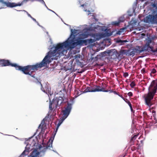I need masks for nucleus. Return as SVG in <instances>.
I'll return each mask as SVG.
<instances>
[{
	"label": "nucleus",
	"mask_w": 157,
	"mask_h": 157,
	"mask_svg": "<svg viewBox=\"0 0 157 157\" xmlns=\"http://www.w3.org/2000/svg\"><path fill=\"white\" fill-rule=\"evenodd\" d=\"M0 65L2 67L10 66L14 67L16 70L21 71L24 74L29 75L32 77H33L31 75L32 73L36 71L34 65L22 67L16 63H12L8 60L0 59Z\"/></svg>",
	"instance_id": "obj_2"
},
{
	"label": "nucleus",
	"mask_w": 157,
	"mask_h": 157,
	"mask_svg": "<svg viewBox=\"0 0 157 157\" xmlns=\"http://www.w3.org/2000/svg\"><path fill=\"white\" fill-rule=\"evenodd\" d=\"M128 74L127 72H124V73L123 76L125 77H128Z\"/></svg>",
	"instance_id": "obj_34"
},
{
	"label": "nucleus",
	"mask_w": 157,
	"mask_h": 157,
	"mask_svg": "<svg viewBox=\"0 0 157 157\" xmlns=\"http://www.w3.org/2000/svg\"><path fill=\"white\" fill-rule=\"evenodd\" d=\"M40 128L45 130L47 129V125L44 123H41L39 126V129Z\"/></svg>",
	"instance_id": "obj_23"
},
{
	"label": "nucleus",
	"mask_w": 157,
	"mask_h": 157,
	"mask_svg": "<svg viewBox=\"0 0 157 157\" xmlns=\"http://www.w3.org/2000/svg\"><path fill=\"white\" fill-rule=\"evenodd\" d=\"M118 53L115 49H111L109 51L108 53V55L109 56L110 58L112 59H115L117 57Z\"/></svg>",
	"instance_id": "obj_9"
},
{
	"label": "nucleus",
	"mask_w": 157,
	"mask_h": 157,
	"mask_svg": "<svg viewBox=\"0 0 157 157\" xmlns=\"http://www.w3.org/2000/svg\"><path fill=\"white\" fill-rule=\"evenodd\" d=\"M152 113H155V111H154V110H153V111H152Z\"/></svg>",
	"instance_id": "obj_51"
},
{
	"label": "nucleus",
	"mask_w": 157,
	"mask_h": 157,
	"mask_svg": "<svg viewBox=\"0 0 157 157\" xmlns=\"http://www.w3.org/2000/svg\"><path fill=\"white\" fill-rule=\"evenodd\" d=\"M128 50H124L121 49V50L119 52V55H120L123 56L124 55H126V56H128Z\"/></svg>",
	"instance_id": "obj_22"
},
{
	"label": "nucleus",
	"mask_w": 157,
	"mask_h": 157,
	"mask_svg": "<svg viewBox=\"0 0 157 157\" xmlns=\"http://www.w3.org/2000/svg\"><path fill=\"white\" fill-rule=\"evenodd\" d=\"M119 96L121 97L124 101H125V100H127V99L125 98H124L122 95H120Z\"/></svg>",
	"instance_id": "obj_41"
},
{
	"label": "nucleus",
	"mask_w": 157,
	"mask_h": 157,
	"mask_svg": "<svg viewBox=\"0 0 157 157\" xmlns=\"http://www.w3.org/2000/svg\"><path fill=\"white\" fill-rule=\"evenodd\" d=\"M90 33H89L87 32H84L82 33L79 35V39H83L88 37L89 36H90Z\"/></svg>",
	"instance_id": "obj_13"
},
{
	"label": "nucleus",
	"mask_w": 157,
	"mask_h": 157,
	"mask_svg": "<svg viewBox=\"0 0 157 157\" xmlns=\"http://www.w3.org/2000/svg\"><path fill=\"white\" fill-rule=\"evenodd\" d=\"M127 42V40H119L117 41V43H121V45H124V43L126 42Z\"/></svg>",
	"instance_id": "obj_27"
},
{
	"label": "nucleus",
	"mask_w": 157,
	"mask_h": 157,
	"mask_svg": "<svg viewBox=\"0 0 157 157\" xmlns=\"http://www.w3.org/2000/svg\"><path fill=\"white\" fill-rule=\"evenodd\" d=\"M47 134V132H46L45 134V135Z\"/></svg>",
	"instance_id": "obj_56"
},
{
	"label": "nucleus",
	"mask_w": 157,
	"mask_h": 157,
	"mask_svg": "<svg viewBox=\"0 0 157 157\" xmlns=\"http://www.w3.org/2000/svg\"><path fill=\"white\" fill-rule=\"evenodd\" d=\"M151 42L152 41L150 39L147 40L145 46L147 48V49L149 48H150L151 49H152V48H153L152 47H150V44L151 43Z\"/></svg>",
	"instance_id": "obj_19"
},
{
	"label": "nucleus",
	"mask_w": 157,
	"mask_h": 157,
	"mask_svg": "<svg viewBox=\"0 0 157 157\" xmlns=\"http://www.w3.org/2000/svg\"><path fill=\"white\" fill-rule=\"evenodd\" d=\"M23 1L21 3L19 2L17 4H16L15 3V7L17 6H21V5H22L23 4Z\"/></svg>",
	"instance_id": "obj_31"
},
{
	"label": "nucleus",
	"mask_w": 157,
	"mask_h": 157,
	"mask_svg": "<svg viewBox=\"0 0 157 157\" xmlns=\"http://www.w3.org/2000/svg\"><path fill=\"white\" fill-rule=\"evenodd\" d=\"M153 116L154 118V120H155L156 119V118H155L156 114L155 113L153 114Z\"/></svg>",
	"instance_id": "obj_47"
},
{
	"label": "nucleus",
	"mask_w": 157,
	"mask_h": 157,
	"mask_svg": "<svg viewBox=\"0 0 157 157\" xmlns=\"http://www.w3.org/2000/svg\"><path fill=\"white\" fill-rule=\"evenodd\" d=\"M108 90V91L107 92L109 91L110 93H112V92H113V91L112 90Z\"/></svg>",
	"instance_id": "obj_50"
},
{
	"label": "nucleus",
	"mask_w": 157,
	"mask_h": 157,
	"mask_svg": "<svg viewBox=\"0 0 157 157\" xmlns=\"http://www.w3.org/2000/svg\"><path fill=\"white\" fill-rule=\"evenodd\" d=\"M5 2L3 0H0V9L3 8L4 5H5Z\"/></svg>",
	"instance_id": "obj_26"
},
{
	"label": "nucleus",
	"mask_w": 157,
	"mask_h": 157,
	"mask_svg": "<svg viewBox=\"0 0 157 157\" xmlns=\"http://www.w3.org/2000/svg\"><path fill=\"white\" fill-rule=\"evenodd\" d=\"M146 21L151 23H157V13L155 15H149L146 17Z\"/></svg>",
	"instance_id": "obj_8"
},
{
	"label": "nucleus",
	"mask_w": 157,
	"mask_h": 157,
	"mask_svg": "<svg viewBox=\"0 0 157 157\" xmlns=\"http://www.w3.org/2000/svg\"><path fill=\"white\" fill-rule=\"evenodd\" d=\"M137 146L136 147L138 148V150L140 149V144H136Z\"/></svg>",
	"instance_id": "obj_40"
},
{
	"label": "nucleus",
	"mask_w": 157,
	"mask_h": 157,
	"mask_svg": "<svg viewBox=\"0 0 157 157\" xmlns=\"http://www.w3.org/2000/svg\"><path fill=\"white\" fill-rule=\"evenodd\" d=\"M157 90V83L156 81L153 80L151 82L149 88V92L144 97L146 104L149 107H150L152 105L151 101L153 99Z\"/></svg>",
	"instance_id": "obj_3"
},
{
	"label": "nucleus",
	"mask_w": 157,
	"mask_h": 157,
	"mask_svg": "<svg viewBox=\"0 0 157 157\" xmlns=\"http://www.w3.org/2000/svg\"><path fill=\"white\" fill-rule=\"evenodd\" d=\"M124 20H121L120 19H119V21H113L112 23V24L113 25H114L115 26H118L119 25V24L120 22H123Z\"/></svg>",
	"instance_id": "obj_25"
},
{
	"label": "nucleus",
	"mask_w": 157,
	"mask_h": 157,
	"mask_svg": "<svg viewBox=\"0 0 157 157\" xmlns=\"http://www.w3.org/2000/svg\"><path fill=\"white\" fill-rule=\"evenodd\" d=\"M143 114L144 115H147V112H144L143 113Z\"/></svg>",
	"instance_id": "obj_49"
},
{
	"label": "nucleus",
	"mask_w": 157,
	"mask_h": 157,
	"mask_svg": "<svg viewBox=\"0 0 157 157\" xmlns=\"http://www.w3.org/2000/svg\"><path fill=\"white\" fill-rule=\"evenodd\" d=\"M84 6V4H83L81 5V6L82 7H83Z\"/></svg>",
	"instance_id": "obj_53"
},
{
	"label": "nucleus",
	"mask_w": 157,
	"mask_h": 157,
	"mask_svg": "<svg viewBox=\"0 0 157 157\" xmlns=\"http://www.w3.org/2000/svg\"><path fill=\"white\" fill-rule=\"evenodd\" d=\"M90 36L94 38L95 41L99 40L104 37L103 34L101 33H90Z\"/></svg>",
	"instance_id": "obj_10"
},
{
	"label": "nucleus",
	"mask_w": 157,
	"mask_h": 157,
	"mask_svg": "<svg viewBox=\"0 0 157 157\" xmlns=\"http://www.w3.org/2000/svg\"><path fill=\"white\" fill-rule=\"evenodd\" d=\"M75 58H78V57L80 58V56L79 55H76L75 56Z\"/></svg>",
	"instance_id": "obj_42"
},
{
	"label": "nucleus",
	"mask_w": 157,
	"mask_h": 157,
	"mask_svg": "<svg viewBox=\"0 0 157 157\" xmlns=\"http://www.w3.org/2000/svg\"><path fill=\"white\" fill-rule=\"evenodd\" d=\"M81 39H79V37L78 39L76 40L78 45H81L83 44H85V40H81Z\"/></svg>",
	"instance_id": "obj_21"
},
{
	"label": "nucleus",
	"mask_w": 157,
	"mask_h": 157,
	"mask_svg": "<svg viewBox=\"0 0 157 157\" xmlns=\"http://www.w3.org/2000/svg\"><path fill=\"white\" fill-rule=\"evenodd\" d=\"M27 146L26 147V149L21 154L22 155H26L28 154L29 152V148H27L28 147Z\"/></svg>",
	"instance_id": "obj_24"
},
{
	"label": "nucleus",
	"mask_w": 157,
	"mask_h": 157,
	"mask_svg": "<svg viewBox=\"0 0 157 157\" xmlns=\"http://www.w3.org/2000/svg\"><path fill=\"white\" fill-rule=\"evenodd\" d=\"M44 131H45V130H43L42 129H41V131L40 132V133L42 134H44Z\"/></svg>",
	"instance_id": "obj_39"
},
{
	"label": "nucleus",
	"mask_w": 157,
	"mask_h": 157,
	"mask_svg": "<svg viewBox=\"0 0 157 157\" xmlns=\"http://www.w3.org/2000/svg\"><path fill=\"white\" fill-rule=\"evenodd\" d=\"M31 19L33 20L34 21H35V22H37V21H36V20L34 18H33V17H32V18H31Z\"/></svg>",
	"instance_id": "obj_45"
},
{
	"label": "nucleus",
	"mask_w": 157,
	"mask_h": 157,
	"mask_svg": "<svg viewBox=\"0 0 157 157\" xmlns=\"http://www.w3.org/2000/svg\"><path fill=\"white\" fill-rule=\"evenodd\" d=\"M68 44L67 41L57 44L55 47V49L52 51H50L48 54L45 56L42 61L39 63H36L35 65L36 70L38 68L47 66L51 62V58L52 59H57L60 56L64 55L66 49H68Z\"/></svg>",
	"instance_id": "obj_1"
},
{
	"label": "nucleus",
	"mask_w": 157,
	"mask_h": 157,
	"mask_svg": "<svg viewBox=\"0 0 157 157\" xmlns=\"http://www.w3.org/2000/svg\"><path fill=\"white\" fill-rule=\"evenodd\" d=\"M156 72V70L155 69H152L151 70V74H155Z\"/></svg>",
	"instance_id": "obj_32"
},
{
	"label": "nucleus",
	"mask_w": 157,
	"mask_h": 157,
	"mask_svg": "<svg viewBox=\"0 0 157 157\" xmlns=\"http://www.w3.org/2000/svg\"><path fill=\"white\" fill-rule=\"evenodd\" d=\"M55 100V103L56 102L57 105L58 106L59 108L60 106L61 105H63V103H66L67 102V104L68 103L69 104L68 101V99L67 98H65L64 99L63 98L61 97H57L54 99ZM68 105L64 107V109H64V107H66Z\"/></svg>",
	"instance_id": "obj_6"
},
{
	"label": "nucleus",
	"mask_w": 157,
	"mask_h": 157,
	"mask_svg": "<svg viewBox=\"0 0 157 157\" xmlns=\"http://www.w3.org/2000/svg\"><path fill=\"white\" fill-rule=\"evenodd\" d=\"M136 86L135 82L133 81L130 84V86L132 88H133Z\"/></svg>",
	"instance_id": "obj_29"
},
{
	"label": "nucleus",
	"mask_w": 157,
	"mask_h": 157,
	"mask_svg": "<svg viewBox=\"0 0 157 157\" xmlns=\"http://www.w3.org/2000/svg\"><path fill=\"white\" fill-rule=\"evenodd\" d=\"M127 103L129 105V107H130V109H131V111L132 112H133V109H132V104L130 103V101H127Z\"/></svg>",
	"instance_id": "obj_28"
},
{
	"label": "nucleus",
	"mask_w": 157,
	"mask_h": 157,
	"mask_svg": "<svg viewBox=\"0 0 157 157\" xmlns=\"http://www.w3.org/2000/svg\"><path fill=\"white\" fill-rule=\"evenodd\" d=\"M36 1L40 2L42 3H44L46 6L45 3L43 0H36Z\"/></svg>",
	"instance_id": "obj_36"
},
{
	"label": "nucleus",
	"mask_w": 157,
	"mask_h": 157,
	"mask_svg": "<svg viewBox=\"0 0 157 157\" xmlns=\"http://www.w3.org/2000/svg\"><path fill=\"white\" fill-rule=\"evenodd\" d=\"M124 30V29H121L117 33L119 35H120L121 34V33L122 32V31Z\"/></svg>",
	"instance_id": "obj_33"
},
{
	"label": "nucleus",
	"mask_w": 157,
	"mask_h": 157,
	"mask_svg": "<svg viewBox=\"0 0 157 157\" xmlns=\"http://www.w3.org/2000/svg\"><path fill=\"white\" fill-rule=\"evenodd\" d=\"M141 71L142 73L144 74L145 72V70L144 68H143Z\"/></svg>",
	"instance_id": "obj_37"
},
{
	"label": "nucleus",
	"mask_w": 157,
	"mask_h": 157,
	"mask_svg": "<svg viewBox=\"0 0 157 157\" xmlns=\"http://www.w3.org/2000/svg\"><path fill=\"white\" fill-rule=\"evenodd\" d=\"M29 1H30L32 2H33L34 1H36V0H23V2H27Z\"/></svg>",
	"instance_id": "obj_38"
},
{
	"label": "nucleus",
	"mask_w": 157,
	"mask_h": 157,
	"mask_svg": "<svg viewBox=\"0 0 157 157\" xmlns=\"http://www.w3.org/2000/svg\"><path fill=\"white\" fill-rule=\"evenodd\" d=\"M138 48L139 49L133 48L132 49H128V56H133L136 53H140L142 52L143 51L142 48L141 49H140L139 47H138Z\"/></svg>",
	"instance_id": "obj_7"
},
{
	"label": "nucleus",
	"mask_w": 157,
	"mask_h": 157,
	"mask_svg": "<svg viewBox=\"0 0 157 157\" xmlns=\"http://www.w3.org/2000/svg\"><path fill=\"white\" fill-rule=\"evenodd\" d=\"M54 139V138H51L49 140V142L47 144V145H46V147L45 148L46 149H50V147H52V143L53 142V140Z\"/></svg>",
	"instance_id": "obj_17"
},
{
	"label": "nucleus",
	"mask_w": 157,
	"mask_h": 157,
	"mask_svg": "<svg viewBox=\"0 0 157 157\" xmlns=\"http://www.w3.org/2000/svg\"><path fill=\"white\" fill-rule=\"evenodd\" d=\"M40 85H41V86H42V88H41V90L43 91H44V92H45V91L44 90H43V89H44V88H43V87H42V85L41 83L40 82Z\"/></svg>",
	"instance_id": "obj_43"
},
{
	"label": "nucleus",
	"mask_w": 157,
	"mask_h": 157,
	"mask_svg": "<svg viewBox=\"0 0 157 157\" xmlns=\"http://www.w3.org/2000/svg\"><path fill=\"white\" fill-rule=\"evenodd\" d=\"M113 92L115 94H118V93L116 91H113Z\"/></svg>",
	"instance_id": "obj_48"
},
{
	"label": "nucleus",
	"mask_w": 157,
	"mask_h": 157,
	"mask_svg": "<svg viewBox=\"0 0 157 157\" xmlns=\"http://www.w3.org/2000/svg\"><path fill=\"white\" fill-rule=\"evenodd\" d=\"M39 154V152L36 149L34 150L31 153V157H37Z\"/></svg>",
	"instance_id": "obj_16"
},
{
	"label": "nucleus",
	"mask_w": 157,
	"mask_h": 157,
	"mask_svg": "<svg viewBox=\"0 0 157 157\" xmlns=\"http://www.w3.org/2000/svg\"><path fill=\"white\" fill-rule=\"evenodd\" d=\"M132 92H129L128 94V95L130 97H131L132 96Z\"/></svg>",
	"instance_id": "obj_35"
},
{
	"label": "nucleus",
	"mask_w": 157,
	"mask_h": 157,
	"mask_svg": "<svg viewBox=\"0 0 157 157\" xmlns=\"http://www.w3.org/2000/svg\"><path fill=\"white\" fill-rule=\"evenodd\" d=\"M108 52L106 51L102 52L100 53V54L98 55L95 57V59L96 60H97L98 59H101V57L105 56L108 55Z\"/></svg>",
	"instance_id": "obj_14"
},
{
	"label": "nucleus",
	"mask_w": 157,
	"mask_h": 157,
	"mask_svg": "<svg viewBox=\"0 0 157 157\" xmlns=\"http://www.w3.org/2000/svg\"><path fill=\"white\" fill-rule=\"evenodd\" d=\"M131 149L132 151H134L135 150H138V148L134 146H132L131 147Z\"/></svg>",
	"instance_id": "obj_30"
},
{
	"label": "nucleus",
	"mask_w": 157,
	"mask_h": 157,
	"mask_svg": "<svg viewBox=\"0 0 157 157\" xmlns=\"http://www.w3.org/2000/svg\"><path fill=\"white\" fill-rule=\"evenodd\" d=\"M91 28H89V29H87V30H92L91 29Z\"/></svg>",
	"instance_id": "obj_52"
},
{
	"label": "nucleus",
	"mask_w": 157,
	"mask_h": 157,
	"mask_svg": "<svg viewBox=\"0 0 157 157\" xmlns=\"http://www.w3.org/2000/svg\"><path fill=\"white\" fill-rule=\"evenodd\" d=\"M127 101H128V100H125V101L127 103Z\"/></svg>",
	"instance_id": "obj_55"
},
{
	"label": "nucleus",
	"mask_w": 157,
	"mask_h": 157,
	"mask_svg": "<svg viewBox=\"0 0 157 157\" xmlns=\"http://www.w3.org/2000/svg\"><path fill=\"white\" fill-rule=\"evenodd\" d=\"M68 39H69L66 41H67L68 44V46L67 47L68 49L70 48L71 49L78 45L77 42L76 41L74 42L73 40H68Z\"/></svg>",
	"instance_id": "obj_11"
},
{
	"label": "nucleus",
	"mask_w": 157,
	"mask_h": 157,
	"mask_svg": "<svg viewBox=\"0 0 157 157\" xmlns=\"http://www.w3.org/2000/svg\"><path fill=\"white\" fill-rule=\"evenodd\" d=\"M138 135V134H136L135 135H134L132 137L129 142V144L130 146H132L134 144V141L137 138Z\"/></svg>",
	"instance_id": "obj_15"
},
{
	"label": "nucleus",
	"mask_w": 157,
	"mask_h": 157,
	"mask_svg": "<svg viewBox=\"0 0 157 157\" xmlns=\"http://www.w3.org/2000/svg\"><path fill=\"white\" fill-rule=\"evenodd\" d=\"M85 11H87V12H89V13H88V15H89L90 14V11L87 10H85Z\"/></svg>",
	"instance_id": "obj_44"
},
{
	"label": "nucleus",
	"mask_w": 157,
	"mask_h": 157,
	"mask_svg": "<svg viewBox=\"0 0 157 157\" xmlns=\"http://www.w3.org/2000/svg\"><path fill=\"white\" fill-rule=\"evenodd\" d=\"M55 100L53 99L49 105V108L50 110L52 111L53 109L55 110L58 107V106L56 102L55 103Z\"/></svg>",
	"instance_id": "obj_12"
},
{
	"label": "nucleus",
	"mask_w": 157,
	"mask_h": 157,
	"mask_svg": "<svg viewBox=\"0 0 157 157\" xmlns=\"http://www.w3.org/2000/svg\"><path fill=\"white\" fill-rule=\"evenodd\" d=\"M85 40V45H87V44H91L95 42L94 39H88L85 40Z\"/></svg>",
	"instance_id": "obj_18"
},
{
	"label": "nucleus",
	"mask_w": 157,
	"mask_h": 157,
	"mask_svg": "<svg viewBox=\"0 0 157 157\" xmlns=\"http://www.w3.org/2000/svg\"><path fill=\"white\" fill-rule=\"evenodd\" d=\"M50 10L55 13L54 11H52V10Z\"/></svg>",
	"instance_id": "obj_54"
},
{
	"label": "nucleus",
	"mask_w": 157,
	"mask_h": 157,
	"mask_svg": "<svg viewBox=\"0 0 157 157\" xmlns=\"http://www.w3.org/2000/svg\"><path fill=\"white\" fill-rule=\"evenodd\" d=\"M72 104H68V105L64 107V109L62 110L61 112V117L60 118L59 122L57 124L56 131L57 130L58 127L63 121L66 118L69 114L72 108Z\"/></svg>",
	"instance_id": "obj_4"
},
{
	"label": "nucleus",
	"mask_w": 157,
	"mask_h": 157,
	"mask_svg": "<svg viewBox=\"0 0 157 157\" xmlns=\"http://www.w3.org/2000/svg\"><path fill=\"white\" fill-rule=\"evenodd\" d=\"M27 14H28V15L29 17H30L31 18H32V17L28 13H27Z\"/></svg>",
	"instance_id": "obj_46"
},
{
	"label": "nucleus",
	"mask_w": 157,
	"mask_h": 157,
	"mask_svg": "<svg viewBox=\"0 0 157 157\" xmlns=\"http://www.w3.org/2000/svg\"><path fill=\"white\" fill-rule=\"evenodd\" d=\"M99 91L108 92V90H105V88L102 86H96L95 88H94L93 89H91L89 87H87L86 89L83 91V93H86L88 92H95Z\"/></svg>",
	"instance_id": "obj_5"
},
{
	"label": "nucleus",
	"mask_w": 157,
	"mask_h": 157,
	"mask_svg": "<svg viewBox=\"0 0 157 157\" xmlns=\"http://www.w3.org/2000/svg\"><path fill=\"white\" fill-rule=\"evenodd\" d=\"M5 5L6 6L8 7L12 8L15 7V3H10L9 2H5Z\"/></svg>",
	"instance_id": "obj_20"
}]
</instances>
